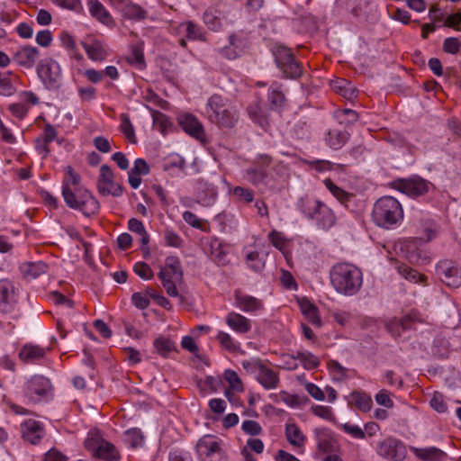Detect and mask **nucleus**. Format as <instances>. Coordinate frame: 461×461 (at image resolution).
Instances as JSON below:
<instances>
[{
    "mask_svg": "<svg viewBox=\"0 0 461 461\" xmlns=\"http://www.w3.org/2000/svg\"><path fill=\"white\" fill-rule=\"evenodd\" d=\"M333 288L341 294L351 296L356 294L363 283L362 272L349 263H337L330 272Z\"/></svg>",
    "mask_w": 461,
    "mask_h": 461,
    "instance_id": "1",
    "label": "nucleus"
},
{
    "mask_svg": "<svg viewBox=\"0 0 461 461\" xmlns=\"http://www.w3.org/2000/svg\"><path fill=\"white\" fill-rule=\"evenodd\" d=\"M403 219V209L400 202L393 196L379 198L372 210V220L376 226L384 229L395 228Z\"/></svg>",
    "mask_w": 461,
    "mask_h": 461,
    "instance_id": "2",
    "label": "nucleus"
},
{
    "mask_svg": "<svg viewBox=\"0 0 461 461\" xmlns=\"http://www.w3.org/2000/svg\"><path fill=\"white\" fill-rule=\"evenodd\" d=\"M298 210L310 221H313L318 228L329 230L336 221L334 212L323 202L311 196H303L297 202Z\"/></svg>",
    "mask_w": 461,
    "mask_h": 461,
    "instance_id": "3",
    "label": "nucleus"
},
{
    "mask_svg": "<svg viewBox=\"0 0 461 461\" xmlns=\"http://www.w3.org/2000/svg\"><path fill=\"white\" fill-rule=\"evenodd\" d=\"M208 119L220 127L232 128L238 122L237 110L226 98L218 95H212L206 104Z\"/></svg>",
    "mask_w": 461,
    "mask_h": 461,
    "instance_id": "4",
    "label": "nucleus"
},
{
    "mask_svg": "<svg viewBox=\"0 0 461 461\" xmlns=\"http://www.w3.org/2000/svg\"><path fill=\"white\" fill-rule=\"evenodd\" d=\"M62 196L69 208L79 210L86 216L94 215L99 211V202L84 187L62 186Z\"/></svg>",
    "mask_w": 461,
    "mask_h": 461,
    "instance_id": "5",
    "label": "nucleus"
},
{
    "mask_svg": "<svg viewBox=\"0 0 461 461\" xmlns=\"http://www.w3.org/2000/svg\"><path fill=\"white\" fill-rule=\"evenodd\" d=\"M275 61L287 78L296 79L303 74V68L298 62L291 50L283 45H276L272 50Z\"/></svg>",
    "mask_w": 461,
    "mask_h": 461,
    "instance_id": "6",
    "label": "nucleus"
},
{
    "mask_svg": "<svg viewBox=\"0 0 461 461\" xmlns=\"http://www.w3.org/2000/svg\"><path fill=\"white\" fill-rule=\"evenodd\" d=\"M195 451L199 461H228L220 440L212 435L202 437L195 445Z\"/></svg>",
    "mask_w": 461,
    "mask_h": 461,
    "instance_id": "7",
    "label": "nucleus"
},
{
    "mask_svg": "<svg viewBox=\"0 0 461 461\" xmlns=\"http://www.w3.org/2000/svg\"><path fill=\"white\" fill-rule=\"evenodd\" d=\"M37 73L44 86L49 90H58L62 84L59 64L52 59L41 60L37 67Z\"/></svg>",
    "mask_w": 461,
    "mask_h": 461,
    "instance_id": "8",
    "label": "nucleus"
},
{
    "mask_svg": "<svg viewBox=\"0 0 461 461\" xmlns=\"http://www.w3.org/2000/svg\"><path fill=\"white\" fill-rule=\"evenodd\" d=\"M375 450L380 457L387 461H403L407 456L404 443L393 437L378 441Z\"/></svg>",
    "mask_w": 461,
    "mask_h": 461,
    "instance_id": "9",
    "label": "nucleus"
},
{
    "mask_svg": "<svg viewBox=\"0 0 461 461\" xmlns=\"http://www.w3.org/2000/svg\"><path fill=\"white\" fill-rule=\"evenodd\" d=\"M436 274L440 281L452 288H458L461 285V266L451 260L443 259L437 263Z\"/></svg>",
    "mask_w": 461,
    "mask_h": 461,
    "instance_id": "10",
    "label": "nucleus"
},
{
    "mask_svg": "<svg viewBox=\"0 0 461 461\" xmlns=\"http://www.w3.org/2000/svg\"><path fill=\"white\" fill-rule=\"evenodd\" d=\"M394 186L408 196L417 198L428 194L433 185L419 176H414L406 179H398L394 182Z\"/></svg>",
    "mask_w": 461,
    "mask_h": 461,
    "instance_id": "11",
    "label": "nucleus"
},
{
    "mask_svg": "<svg viewBox=\"0 0 461 461\" xmlns=\"http://www.w3.org/2000/svg\"><path fill=\"white\" fill-rule=\"evenodd\" d=\"M51 390L50 381L40 375L32 376L25 384L24 396L32 402H40Z\"/></svg>",
    "mask_w": 461,
    "mask_h": 461,
    "instance_id": "12",
    "label": "nucleus"
},
{
    "mask_svg": "<svg viewBox=\"0 0 461 461\" xmlns=\"http://www.w3.org/2000/svg\"><path fill=\"white\" fill-rule=\"evenodd\" d=\"M271 161L272 158L268 155L258 156L256 161L257 165L246 169V179L254 185L263 183L267 176V167L270 165Z\"/></svg>",
    "mask_w": 461,
    "mask_h": 461,
    "instance_id": "13",
    "label": "nucleus"
},
{
    "mask_svg": "<svg viewBox=\"0 0 461 461\" xmlns=\"http://www.w3.org/2000/svg\"><path fill=\"white\" fill-rule=\"evenodd\" d=\"M15 288L9 279H0V312L9 313L16 304Z\"/></svg>",
    "mask_w": 461,
    "mask_h": 461,
    "instance_id": "14",
    "label": "nucleus"
},
{
    "mask_svg": "<svg viewBox=\"0 0 461 461\" xmlns=\"http://www.w3.org/2000/svg\"><path fill=\"white\" fill-rule=\"evenodd\" d=\"M314 438L317 442L319 451L322 453L338 452L339 445L335 438L334 434L326 428H317L314 429Z\"/></svg>",
    "mask_w": 461,
    "mask_h": 461,
    "instance_id": "15",
    "label": "nucleus"
},
{
    "mask_svg": "<svg viewBox=\"0 0 461 461\" xmlns=\"http://www.w3.org/2000/svg\"><path fill=\"white\" fill-rule=\"evenodd\" d=\"M234 304L240 311L247 313H256L264 308L263 302L252 295L241 293L239 290L234 292Z\"/></svg>",
    "mask_w": 461,
    "mask_h": 461,
    "instance_id": "16",
    "label": "nucleus"
},
{
    "mask_svg": "<svg viewBox=\"0 0 461 461\" xmlns=\"http://www.w3.org/2000/svg\"><path fill=\"white\" fill-rule=\"evenodd\" d=\"M21 433L24 440L36 445L42 438L44 429L41 422L30 419L21 424Z\"/></svg>",
    "mask_w": 461,
    "mask_h": 461,
    "instance_id": "17",
    "label": "nucleus"
},
{
    "mask_svg": "<svg viewBox=\"0 0 461 461\" xmlns=\"http://www.w3.org/2000/svg\"><path fill=\"white\" fill-rule=\"evenodd\" d=\"M178 123L181 128L190 136L202 140L204 137V130L199 120L189 113L182 114L178 117Z\"/></svg>",
    "mask_w": 461,
    "mask_h": 461,
    "instance_id": "18",
    "label": "nucleus"
},
{
    "mask_svg": "<svg viewBox=\"0 0 461 461\" xmlns=\"http://www.w3.org/2000/svg\"><path fill=\"white\" fill-rule=\"evenodd\" d=\"M50 350L49 348H42L32 343L24 344L19 352V358L26 364H33L43 359Z\"/></svg>",
    "mask_w": 461,
    "mask_h": 461,
    "instance_id": "19",
    "label": "nucleus"
},
{
    "mask_svg": "<svg viewBox=\"0 0 461 461\" xmlns=\"http://www.w3.org/2000/svg\"><path fill=\"white\" fill-rule=\"evenodd\" d=\"M38 58V49L36 47L26 45L14 53L13 59L19 66H22L25 68H32L35 65Z\"/></svg>",
    "mask_w": 461,
    "mask_h": 461,
    "instance_id": "20",
    "label": "nucleus"
},
{
    "mask_svg": "<svg viewBox=\"0 0 461 461\" xmlns=\"http://www.w3.org/2000/svg\"><path fill=\"white\" fill-rule=\"evenodd\" d=\"M182 276L181 263L176 257H167L165 261V266L158 274L160 280H180Z\"/></svg>",
    "mask_w": 461,
    "mask_h": 461,
    "instance_id": "21",
    "label": "nucleus"
},
{
    "mask_svg": "<svg viewBox=\"0 0 461 461\" xmlns=\"http://www.w3.org/2000/svg\"><path fill=\"white\" fill-rule=\"evenodd\" d=\"M259 370L256 375V380L266 389L273 390L276 389L279 385L280 380L278 374L263 364L258 367Z\"/></svg>",
    "mask_w": 461,
    "mask_h": 461,
    "instance_id": "22",
    "label": "nucleus"
},
{
    "mask_svg": "<svg viewBox=\"0 0 461 461\" xmlns=\"http://www.w3.org/2000/svg\"><path fill=\"white\" fill-rule=\"evenodd\" d=\"M226 324L236 333L246 334L251 330V321L236 312H230L225 319Z\"/></svg>",
    "mask_w": 461,
    "mask_h": 461,
    "instance_id": "23",
    "label": "nucleus"
},
{
    "mask_svg": "<svg viewBox=\"0 0 461 461\" xmlns=\"http://www.w3.org/2000/svg\"><path fill=\"white\" fill-rule=\"evenodd\" d=\"M416 321V317L409 314L401 319L394 318L391 320L386 327L391 335L394 338L402 336V333L412 328V324Z\"/></svg>",
    "mask_w": 461,
    "mask_h": 461,
    "instance_id": "24",
    "label": "nucleus"
},
{
    "mask_svg": "<svg viewBox=\"0 0 461 461\" xmlns=\"http://www.w3.org/2000/svg\"><path fill=\"white\" fill-rule=\"evenodd\" d=\"M410 449L415 455L416 457L423 461H445L447 457V454L443 450L436 447H411Z\"/></svg>",
    "mask_w": 461,
    "mask_h": 461,
    "instance_id": "25",
    "label": "nucleus"
},
{
    "mask_svg": "<svg viewBox=\"0 0 461 461\" xmlns=\"http://www.w3.org/2000/svg\"><path fill=\"white\" fill-rule=\"evenodd\" d=\"M87 6L91 15L100 23L109 25L113 18L104 5L98 0H87Z\"/></svg>",
    "mask_w": 461,
    "mask_h": 461,
    "instance_id": "26",
    "label": "nucleus"
},
{
    "mask_svg": "<svg viewBox=\"0 0 461 461\" xmlns=\"http://www.w3.org/2000/svg\"><path fill=\"white\" fill-rule=\"evenodd\" d=\"M331 88L347 100L357 97V90L352 83L345 78H337L330 83Z\"/></svg>",
    "mask_w": 461,
    "mask_h": 461,
    "instance_id": "27",
    "label": "nucleus"
},
{
    "mask_svg": "<svg viewBox=\"0 0 461 461\" xmlns=\"http://www.w3.org/2000/svg\"><path fill=\"white\" fill-rule=\"evenodd\" d=\"M348 139L349 134L348 131L333 129L327 132L325 141L330 149L337 150L342 148Z\"/></svg>",
    "mask_w": 461,
    "mask_h": 461,
    "instance_id": "28",
    "label": "nucleus"
},
{
    "mask_svg": "<svg viewBox=\"0 0 461 461\" xmlns=\"http://www.w3.org/2000/svg\"><path fill=\"white\" fill-rule=\"evenodd\" d=\"M82 44L90 59L100 61L105 59L106 51L101 41L93 40L90 42H83Z\"/></svg>",
    "mask_w": 461,
    "mask_h": 461,
    "instance_id": "29",
    "label": "nucleus"
},
{
    "mask_svg": "<svg viewBox=\"0 0 461 461\" xmlns=\"http://www.w3.org/2000/svg\"><path fill=\"white\" fill-rule=\"evenodd\" d=\"M119 9L125 19L141 21L147 17V12L141 6L131 2H125Z\"/></svg>",
    "mask_w": 461,
    "mask_h": 461,
    "instance_id": "30",
    "label": "nucleus"
},
{
    "mask_svg": "<svg viewBox=\"0 0 461 461\" xmlns=\"http://www.w3.org/2000/svg\"><path fill=\"white\" fill-rule=\"evenodd\" d=\"M16 76L12 71H0V95L4 96H11L15 91L14 83Z\"/></svg>",
    "mask_w": 461,
    "mask_h": 461,
    "instance_id": "31",
    "label": "nucleus"
},
{
    "mask_svg": "<svg viewBox=\"0 0 461 461\" xmlns=\"http://www.w3.org/2000/svg\"><path fill=\"white\" fill-rule=\"evenodd\" d=\"M95 458L103 459L104 461H118L120 459V454L114 445L106 441H101V446L95 455Z\"/></svg>",
    "mask_w": 461,
    "mask_h": 461,
    "instance_id": "32",
    "label": "nucleus"
},
{
    "mask_svg": "<svg viewBox=\"0 0 461 461\" xmlns=\"http://www.w3.org/2000/svg\"><path fill=\"white\" fill-rule=\"evenodd\" d=\"M350 403L363 412L369 411L373 405L372 398L365 392H353L350 393Z\"/></svg>",
    "mask_w": 461,
    "mask_h": 461,
    "instance_id": "33",
    "label": "nucleus"
},
{
    "mask_svg": "<svg viewBox=\"0 0 461 461\" xmlns=\"http://www.w3.org/2000/svg\"><path fill=\"white\" fill-rule=\"evenodd\" d=\"M300 308L305 318L314 326L321 327V320L319 316L318 308L308 300L300 302Z\"/></svg>",
    "mask_w": 461,
    "mask_h": 461,
    "instance_id": "34",
    "label": "nucleus"
},
{
    "mask_svg": "<svg viewBox=\"0 0 461 461\" xmlns=\"http://www.w3.org/2000/svg\"><path fill=\"white\" fill-rule=\"evenodd\" d=\"M285 436L288 442L294 447H303L306 440L300 428L294 423L286 425Z\"/></svg>",
    "mask_w": 461,
    "mask_h": 461,
    "instance_id": "35",
    "label": "nucleus"
},
{
    "mask_svg": "<svg viewBox=\"0 0 461 461\" xmlns=\"http://www.w3.org/2000/svg\"><path fill=\"white\" fill-rule=\"evenodd\" d=\"M48 265L42 261L30 262L22 267L23 275L28 278H37L48 271Z\"/></svg>",
    "mask_w": 461,
    "mask_h": 461,
    "instance_id": "36",
    "label": "nucleus"
},
{
    "mask_svg": "<svg viewBox=\"0 0 461 461\" xmlns=\"http://www.w3.org/2000/svg\"><path fill=\"white\" fill-rule=\"evenodd\" d=\"M398 273L402 276L406 280L412 282L414 284L417 283H424L427 277L419 273L417 270L412 269L405 264H399L396 267Z\"/></svg>",
    "mask_w": 461,
    "mask_h": 461,
    "instance_id": "37",
    "label": "nucleus"
},
{
    "mask_svg": "<svg viewBox=\"0 0 461 461\" xmlns=\"http://www.w3.org/2000/svg\"><path fill=\"white\" fill-rule=\"evenodd\" d=\"M326 188L333 194V196L342 204L347 205L348 202L353 197L352 194H349L342 188L336 185L330 179L327 178L323 181Z\"/></svg>",
    "mask_w": 461,
    "mask_h": 461,
    "instance_id": "38",
    "label": "nucleus"
},
{
    "mask_svg": "<svg viewBox=\"0 0 461 461\" xmlns=\"http://www.w3.org/2000/svg\"><path fill=\"white\" fill-rule=\"evenodd\" d=\"M97 189L102 195H113L114 197L121 196L122 188L120 185L116 184L113 179L97 182Z\"/></svg>",
    "mask_w": 461,
    "mask_h": 461,
    "instance_id": "39",
    "label": "nucleus"
},
{
    "mask_svg": "<svg viewBox=\"0 0 461 461\" xmlns=\"http://www.w3.org/2000/svg\"><path fill=\"white\" fill-rule=\"evenodd\" d=\"M295 358H298L303 366L307 370L315 369L320 366L319 358L312 353L306 350L296 351Z\"/></svg>",
    "mask_w": 461,
    "mask_h": 461,
    "instance_id": "40",
    "label": "nucleus"
},
{
    "mask_svg": "<svg viewBox=\"0 0 461 461\" xmlns=\"http://www.w3.org/2000/svg\"><path fill=\"white\" fill-rule=\"evenodd\" d=\"M420 233L422 237L420 239L424 240L426 242L430 241L434 238H436L438 232V225L432 220H424L420 222Z\"/></svg>",
    "mask_w": 461,
    "mask_h": 461,
    "instance_id": "41",
    "label": "nucleus"
},
{
    "mask_svg": "<svg viewBox=\"0 0 461 461\" xmlns=\"http://www.w3.org/2000/svg\"><path fill=\"white\" fill-rule=\"evenodd\" d=\"M268 101L275 107H279L285 101V95L282 92V85L273 82L268 90Z\"/></svg>",
    "mask_w": 461,
    "mask_h": 461,
    "instance_id": "42",
    "label": "nucleus"
},
{
    "mask_svg": "<svg viewBox=\"0 0 461 461\" xmlns=\"http://www.w3.org/2000/svg\"><path fill=\"white\" fill-rule=\"evenodd\" d=\"M328 369L332 375V379L337 382H341L348 378V368L341 366L337 360H329L327 363Z\"/></svg>",
    "mask_w": 461,
    "mask_h": 461,
    "instance_id": "43",
    "label": "nucleus"
},
{
    "mask_svg": "<svg viewBox=\"0 0 461 461\" xmlns=\"http://www.w3.org/2000/svg\"><path fill=\"white\" fill-rule=\"evenodd\" d=\"M128 229L131 231L140 235V242L143 246L148 245L149 237L141 221L135 218L130 219L128 221Z\"/></svg>",
    "mask_w": 461,
    "mask_h": 461,
    "instance_id": "44",
    "label": "nucleus"
},
{
    "mask_svg": "<svg viewBox=\"0 0 461 461\" xmlns=\"http://www.w3.org/2000/svg\"><path fill=\"white\" fill-rule=\"evenodd\" d=\"M104 439L102 438L99 430H91L88 433L87 438L85 440V447L91 452L93 456L95 455V452L98 451L99 447L101 446V441Z\"/></svg>",
    "mask_w": 461,
    "mask_h": 461,
    "instance_id": "45",
    "label": "nucleus"
},
{
    "mask_svg": "<svg viewBox=\"0 0 461 461\" xmlns=\"http://www.w3.org/2000/svg\"><path fill=\"white\" fill-rule=\"evenodd\" d=\"M153 346L157 353L164 357H166L171 351L175 349L174 343L169 339L162 336L157 338L154 340Z\"/></svg>",
    "mask_w": 461,
    "mask_h": 461,
    "instance_id": "46",
    "label": "nucleus"
},
{
    "mask_svg": "<svg viewBox=\"0 0 461 461\" xmlns=\"http://www.w3.org/2000/svg\"><path fill=\"white\" fill-rule=\"evenodd\" d=\"M246 263L248 267L255 272H260L265 267L264 258L258 251L248 252L246 255Z\"/></svg>",
    "mask_w": 461,
    "mask_h": 461,
    "instance_id": "47",
    "label": "nucleus"
},
{
    "mask_svg": "<svg viewBox=\"0 0 461 461\" xmlns=\"http://www.w3.org/2000/svg\"><path fill=\"white\" fill-rule=\"evenodd\" d=\"M217 340L220 344L230 352H237L240 350V344L234 340V339L224 331H219L217 335Z\"/></svg>",
    "mask_w": 461,
    "mask_h": 461,
    "instance_id": "48",
    "label": "nucleus"
},
{
    "mask_svg": "<svg viewBox=\"0 0 461 461\" xmlns=\"http://www.w3.org/2000/svg\"><path fill=\"white\" fill-rule=\"evenodd\" d=\"M181 28H184L185 31L186 37L189 40H200L205 41V37L199 26L194 24L192 22H187L181 24Z\"/></svg>",
    "mask_w": 461,
    "mask_h": 461,
    "instance_id": "49",
    "label": "nucleus"
},
{
    "mask_svg": "<svg viewBox=\"0 0 461 461\" xmlns=\"http://www.w3.org/2000/svg\"><path fill=\"white\" fill-rule=\"evenodd\" d=\"M80 176L72 168V167L68 166L66 167V175L62 182V186H67L68 188L80 187Z\"/></svg>",
    "mask_w": 461,
    "mask_h": 461,
    "instance_id": "50",
    "label": "nucleus"
},
{
    "mask_svg": "<svg viewBox=\"0 0 461 461\" xmlns=\"http://www.w3.org/2000/svg\"><path fill=\"white\" fill-rule=\"evenodd\" d=\"M247 110L250 119L254 122L258 123L261 127H265L267 124V120L258 104H251Z\"/></svg>",
    "mask_w": 461,
    "mask_h": 461,
    "instance_id": "51",
    "label": "nucleus"
},
{
    "mask_svg": "<svg viewBox=\"0 0 461 461\" xmlns=\"http://www.w3.org/2000/svg\"><path fill=\"white\" fill-rule=\"evenodd\" d=\"M121 118V131L125 137L131 142H135V131L129 116L126 113H122Z\"/></svg>",
    "mask_w": 461,
    "mask_h": 461,
    "instance_id": "52",
    "label": "nucleus"
},
{
    "mask_svg": "<svg viewBox=\"0 0 461 461\" xmlns=\"http://www.w3.org/2000/svg\"><path fill=\"white\" fill-rule=\"evenodd\" d=\"M203 22L212 31H218L221 28V21L212 10H207L203 14Z\"/></svg>",
    "mask_w": 461,
    "mask_h": 461,
    "instance_id": "53",
    "label": "nucleus"
},
{
    "mask_svg": "<svg viewBox=\"0 0 461 461\" xmlns=\"http://www.w3.org/2000/svg\"><path fill=\"white\" fill-rule=\"evenodd\" d=\"M309 165L314 168L315 170L319 171V172H324V171H327V170H332L334 169L335 167H339V168H343L344 167V165H341V164H335V163H332L329 160H323V159H316V160H312V161H309L308 162Z\"/></svg>",
    "mask_w": 461,
    "mask_h": 461,
    "instance_id": "54",
    "label": "nucleus"
},
{
    "mask_svg": "<svg viewBox=\"0 0 461 461\" xmlns=\"http://www.w3.org/2000/svg\"><path fill=\"white\" fill-rule=\"evenodd\" d=\"M127 61L132 66H135L139 68H142L145 67V59L142 50L134 47L131 52V54L127 57Z\"/></svg>",
    "mask_w": 461,
    "mask_h": 461,
    "instance_id": "55",
    "label": "nucleus"
},
{
    "mask_svg": "<svg viewBox=\"0 0 461 461\" xmlns=\"http://www.w3.org/2000/svg\"><path fill=\"white\" fill-rule=\"evenodd\" d=\"M216 198V190H197L198 202L204 206H210L213 204Z\"/></svg>",
    "mask_w": 461,
    "mask_h": 461,
    "instance_id": "56",
    "label": "nucleus"
},
{
    "mask_svg": "<svg viewBox=\"0 0 461 461\" xmlns=\"http://www.w3.org/2000/svg\"><path fill=\"white\" fill-rule=\"evenodd\" d=\"M134 273L144 280H150L153 277V271L145 262H137L133 266Z\"/></svg>",
    "mask_w": 461,
    "mask_h": 461,
    "instance_id": "57",
    "label": "nucleus"
},
{
    "mask_svg": "<svg viewBox=\"0 0 461 461\" xmlns=\"http://www.w3.org/2000/svg\"><path fill=\"white\" fill-rule=\"evenodd\" d=\"M126 440L129 442L131 447H137L141 446L143 441V436L141 434L140 429H131L125 432Z\"/></svg>",
    "mask_w": 461,
    "mask_h": 461,
    "instance_id": "58",
    "label": "nucleus"
},
{
    "mask_svg": "<svg viewBox=\"0 0 461 461\" xmlns=\"http://www.w3.org/2000/svg\"><path fill=\"white\" fill-rule=\"evenodd\" d=\"M242 430L249 435L257 436L261 434L262 428L258 421L248 420H244L241 425Z\"/></svg>",
    "mask_w": 461,
    "mask_h": 461,
    "instance_id": "59",
    "label": "nucleus"
},
{
    "mask_svg": "<svg viewBox=\"0 0 461 461\" xmlns=\"http://www.w3.org/2000/svg\"><path fill=\"white\" fill-rule=\"evenodd\" d=\"M461 43L457 38L449 37L443 42V50L447 53L456 54L459 51Z\"/></svg>",
    "mask_w": 461,
    "mask_h": 461,
    "instance_id": "60",
    "label": "nucleus"
},
{
    "mask_svg": "<svg viewBox=\"0 0 461 461\" xmlns=\"http://www.w3.org/2000/svg\"><path fill=\"white\" fill-rule=\"evenodd\" d=\"M268 240L279 250L283 249L286 241L283 233L276 230L269 232Z\"/></svg>",
    "mask_w": 461,
    "mask_h": 461,
    "instance_id": "61",
    "label": "nucleus"
},
{
    "mask_svg": "<svg viewBox=\"0 0 461 461\" xmlns=\"http://www.w3.org/2000/svg\"><path fill=\"white\" fill-rule=\"evenodd\" d=\"M233 194L237 197H239L240 200H243L246 203H251L254 200V193L253 191L242 187V186H236L233 191Z\"/></svg>",
    "mask_w": 461,
    "mask_h": 461,
    "instance_id": "62",
    "label": "nucleus"
},
{
    "mask_svg": "<svg viewBox=\"0 0 461 461\" xmlns=\"http://www.w3.org/2000/svg\"><path fill=\"white\" fill-rule=\"evenodd\" d=\"M169 461H193L189 452L183 449L175 448L169 452Z\"/></svg>",
    "mask_w": 461,
    "mask_h": 461,
    "instance_id": "63",
    "label": "nucleus"
},
{
    "mask_svg": "<svg viewBox=\"0 0 461 461\" xmlns=\"http://www.w3.org/2000/svg\"><path fill=\"white\" fill-rule=\"evenodd\" d=\"M133 305L140 310H144L149 305V299L146 294L141 293H134L131 296Z\"/></svg>",
    "mask_w": 461,
    "mask_h": 461,
    "instance_id": "64",
    "label": "nucleus"
}]
</instances>
